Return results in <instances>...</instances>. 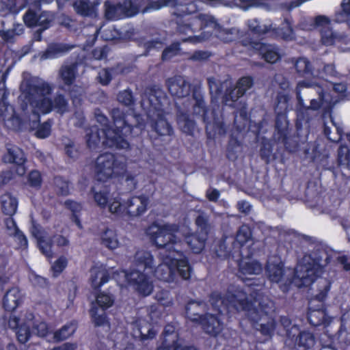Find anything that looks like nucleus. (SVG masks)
I'll return each instance as SVG.
<instances>
[{
	"instance_id": "nucleus-62",
	"label": "nucleus",
	"mask_w": 350,
	"mask_h": 350,
	"mask_svg": "<svg viewBox=\"0 0 350 350\" xmlns=\"http://www.w3.org/2000/svg\"><path fill=\"white\" fill-rule=\"evenodd\" d=\"M227 238L221 240L219 244L216 249V254L219 258H226L230 256L232 250L230 247H228Z\"/></svg>"
},
{
	"instance_id": "nucleus-26",
	"label": "nucleus",
	"mask_w": 350,
	"mask_h": 350,
	"mask_svg": "<svg viewBox=\"0 0 350 350\" xmlns=\"http://www.w3.org/2000/svg\"><path fill=\"white\" fill-rule=\"evenodd\" d=\"M247 25L249 30L254 35L260 36L274 29L273 24L269 21H260L257 18H252L247 21Z\"/></svg>"
},
{
	"instance_id": "nucleus-55",
	"label": "nucleus",
	"mask_w": 350,
	"mask_h": 350,
	"mask_svg": "<svg viewBox=\"0 0 350 350\" xmlns=\"http://www.w3.org/2000/svg\"><path fill=\"white\" fill-rule=\"evenodd\" d=\"M253 85L254 81L250 77H243L239 79L236 83L238 91L243 95L253 86Z\"/></svg>"
},
{
	"instance_id": "nucleus-39",
	"label": "nucleus",
	"mask_w": 350,
	"mask_h": 350,
	"mask_svg": "<svg viewBox=\"0 0 350 350\" xmlns=\"http://www.w3.org/2000/svg\"><path fill=\"white\" fill-rule=\"evenodd\" d=\"M70 49V47H68L64 44H53L49 45L46 51L42 54L40 59L42 60H44L46 59L57 58L68 51Z\"/></svg>"
},
{
	"instance_id": "nucleus-9",
	"label": "nucleus",
	"mask_w": 350,
	"mask_h": 350,
	"mask_svg": "<svg viewBox=\"0 0 350 350\" xmlns=\"http://www.w3.org/2000/svg\"><path fill=\"white\" fill-rule=\"evenodd\" d=\"M329 262V254L320 247L305 254L295 269L293 282L299 288L310 285Z\"/></svg>"
},
{
	"instance_id": "nucleus-36",
	"label": "nucleus",
	"mask_w": 350,
	"mask_h": 350,
	"mask_svg": "<svg viewBox=\"0 0 350 350\" xmlns=\"http://www.w3.org/2000/svg\"><path fill=\"white\" fill-rule=\"evenodd\" d=\"M101 244L109 250H116L120 245L116 232L113 229L107 228L100 233Z\"/></svg>"
},
{
	"instance_id": "nucleus-32",
	"label": "nucleus",
	"mask_w": 350,
	"mask_h": 350,
	"mask_svg": "<svg viewBox=\"0 0 350 350\" xmlns=\"http://www.w3.org/2000/svg\"><path fill=\"white\" fill-rule=\"evenodd\" d=\"M77 329V323L75 321H71L53 333V340L58 342L66 340L71 337Z\"/></svg>"
},
{
	"instance_id": "nucleus-8",
	"label": "nucleus",
	"mask_w": 350,
	"mask_h": 350,
	"mask_svg": "<svg viewBox=\"0 0 350 350\" xmlns=\"http://www.w3.org/2000/svg\"><path fill=\"white\" fill-rule=\"evenodd\" d=\"M179 230L180 226L176 224L154 222L146 228V234L161 250L159 254L181 257L183 241Z\"/></svg>"
},
{
	"instance_id": "nucleus-17",
	"label": "nucleus",
	"mask_w": 350,
	"mask_h": 350,
	"mask_svg": "<svg viewBox=\"0 0 350 350\" xmlns=\"http://www.w3.org/2000/svg\"><path fill=\"white\" fill-rule=\"evenodd\" d=\"M166 85L172 96L183 98L189 96L191 85L184 76H174L166 81Z\"/></svg>"
},
{
	"instance_id": "nucleus-44",
	"label": "nucleus",
	"mask_w": 350,
	"mask_h": 350,
	"mask_svg": "<svg viewBox=\"0 0 350 350\" xmlns=\"http://www.w3.org/2000/svg\"><path fill=\"white\" fill-rule=\"evenodd\" d=\"M341 10L336 12L334 21L342 23L350 17V0H342L340 3Z\"/></svg>"
},
{
	"instance_id": "nucleus-33",
	"label": "nucleus",
	"mask_w": 350,
	"mask_h": 350,
	"mask_svg": "<svg viewBox=\"0 0 350 350\" xmlns=\"http://www.w3.org/2000/svg\"><path fill=\"white\" fill-rule=\"evenodd\" d=\"M90 280L94 288L106 283L108 281V273L105 268L102 265L92 267L90 270Z\"/></svg>"
},
{
	"instance_id": "nucleus-41",
	"label": "nucleus",
	"mask_w": 350,
	"mask_h": 350,
	"mask_svg": "<svg viewBox=\"0 0 350 350\" xmlns=\"http://www.w3.org/2000/svg\"><path fill=\"white\" fill-rule=\"evenodd\" d=\"M295 67L297 72L302 76H318L320 72L313 70L314 66H312L310 62L304 57L299 58L295 63Z\"/></svg>"
},
{
	"instance_id": "nucleus-2",
	"label": "nucleus",
	"mask_w": 350,
	"mask_h": 350,
	"mask_svg": "<svg viewBox=\"0 0 350 350\" xmlns=\"http://www.w3.org/2000/svg\"><path fill=\"white\" fill-rule=\"evenodd\" d=\"M161 262L154 268V258L148 251L140 250L135 255V262L137 269H133L130 273L120 271L114 273L113 277L120 285V283L127 281L130 285L140 294L147 296L153 291L152 282L148 276L150 271L159 280L171 282L174 280V271L176 270L184 280H188L191 277V267L186 258L179 259V257L167 256L165 254H159Z\"/></svg>"
},
{
	"instance_id": "nucleus-46",
	"label": "nucleus",
	"mask_w": 350,
	"mask_h": 350,
	"mask_svg": "<svg viewBox=\"0 0 350 350\" xmlns=\"http://www.w3.org/2000/svg\"><path fill=\"white\" fill-rule=\"evenodd\" d=\"M315 342L314 336L308 332H301L298 337L297 345L299 347H302L304 350L311 348Z\"/></svg>"
},
{
	"instance_id": "nucleus-52",
	"label": "nucleus",
	"mask_w": 350,
	"mask_h": 350,
	"mask_svg": "<svg viewBox=\"0 0 350 350\" xmlns=\"http://www.w3.org/2000/svg\"><path fill=\"white\" fill-rule=\"evenodd\" d=\"M325 313L321 310H310L308 313V321L314 326L321 325L325 321Z\"/></svg>"
},
{
	"instance_id": "nucleus-29",
	"label": "nucleus",
	"mask_w": 350,
	"mask_h": 350,
	"mask_svg": "<svg viewBox=\"0 0 350 350\" xmlns=\"http://www.w3.org/2000/svg\"><path fill=\"white\" fill-rule=\"evenodd\" d=\"M97 5L98 3L90 0H77L73 4L76 12L84 16H95Z\"/></svg>"
},
{
	"instance_id": "nucleus-12",
	"label": "nucleus",
	"mask_w": 350,
	"mask_h": 350,
	"mask_svg": "<svg viewBox=\"0 0 350 350\" xmlns=\"http://www.w3.org/2000/svg\"><path fill=\"white\" fill-rule=\"evenodd\" d=\"M124 168V163L118 161L114 154L106 152L97 157L94 172L98 180L104 181L120 174Z\"/></svg>"
},
{
	"instance_id": "nucleus-3",
	"label": "nucleus",
	"mask_w": 350,
	"mask_h": 350,
	"mask_svg": "<svg viewBox=\"0 0 350 350\" xmlns=\"http://www.w3.org/2000/svg\"><path fill=\"white\" fill-rule=\"evenodd\" d=\"M18 102L23 113L32 114L38 120L40 114H47L54 111L64 114L68 111V103L65 96L57 93L52 98L53 86L38 77L25 72L22 75Z\"/></svg>"
},
{
	"instance_id": "nucleus-27",
	"label": "nucleus",
	"mask_w": 350,
	"mask_h": 350,
	"mask_svg": "<svg viewBox=\"0 0 350 350\" xmlns=\"http://www.w3.org/2000/svg\"><path fill=\"white\" fill-rule=\"evenodd\" d=\"M207 237L205 233L197 232V234L185 235V240L193 252L198 254L204 249Z\"/></svg>"
},
{
	"instance_id": "nucleus-50",
	"label": "nucleus",
	"mask_w": 350,
	"mask_h": 350,
	"mask_svg": "<svg viewBox=\"0 0 350 350\" xmlns=\"http://www.w3.org/2000/svg\"><path fill=\"white\" fill-rule=\"evenodd\" d=\"M139 336H140L142 340H146L153 338L156 334L157 331L148 323H144V325L142 326L141 324L138 327Z\"/></svg>"
},
{
	"instance_id": "nucleus-31",
	"label": "nucleus",
	"mask_w": 350,
	"mask_h": 350,
	"mask_svg": "<svg viewBox=\"0 0 350 350\" xmlns=\"http://www.w3.org/2000/svg\"><path fill=\"white\" fill-rule=\"evenodd\" d=\"M22 301V295L18 288H12L7 291L3 298V306L5 310H15Z\"/></svg>"
},
{
	"instance_id": "nucleus-48",
	"label": "nucleus",
	"mask_w": 350,
	"mask_h": 350,
	"mask_svg": "<svg viewBox=\"0 0 350 350\" xmlns=\"http://www.w3.org/2000/svg\"><path fill=\"white\" fill-rule=\"evenodd\" d=\"M252 237L250 228L247 225H242L238 230L236 235V241L241 245H243Z\"/></svg>"
},
{
	"instance_id": "nucleus-28",
	"label": "nucleus",
	"mask_w": 350,
	"mask_h": 350,
	"mask_svg": "<svg viewBox=\"0 0 350 350\" xmlns=\"http://www.w3.org/2000/svg\"><path fill=\"white\" fill-rule=\"evenodd\" d=\"M52 0H34L35 4L29 8L23 16V21L27 27H31L37 25L38 18L40 11V3H49Z\"/></svg>"
},
{
	"instance_id": "nucleus-6",
	"label": "nucleus",
	"mask_w": 350,
	"mask_h": 350,
	"mask_svg": "<svg viewBox=\"0 0 350 350\" xmlns=\"http://www.w3.org/2000/svg\"><path fill=\"white\" fill-rule=\"evenodd\" d=\"M169 101L163 91L157 87L145 90L141 105L146 111L151 126L161 135H170L172 128L165 118Z\"/></svg>"
},
{
	"instance_id": "nucleus-5",
	"label": "nucleus",
	"mask_w": 350,
	"mask_h": 350,
	"mask_svg": "<svg viewBox=\"0 0 350 350\" xmlns=\"http://www.w3.org/2000/svg\"><path fill=\"white\" fill-rule=\"evenodd\" d=\"M111 116L114 128L108 124L107 118L99 109L95 111L96 121L102 126L100 130L107 139L104 143L109 148H129V144L125 137L133 135L134 128L143 130L144 125L139 122V116L126 115L118 108L112 110Z\"/></svg>"
},
{
	"instance_id": "nucleus-57",
	"label": "nucleus",
	"mask_w": 350,
	"mask_h": 350,
	"mask_svg": "<svg viewBox=\"0 0 350 350\" xmlns=\"http://www.w3.org/2000/svg\"><path fill=\"white\" fill-rule=\"evenodd\" d=\"M157 300L163 306L169 307L173 304V298L168 291H161L156 294Z\"/></svg>"
},
{
	"instance_id": "nucleus-25",
	"label": "nucleus",
	"mask_w": 350,
	"mask_h": 350,
	"mask_svg": "<svg viewBox=\"0 0 350 350\" xmlns=\"http://www.w3.org/2000/svg\"><path fill=\"white\" fill-rule=\"evenodd\" d=\"M91 194L95 203L100 208H105L107 206L109 208L110 202H113L116 198H110L109 189L106 187H99L98 186L92 188Z\"/></svg>"
},
{
	"instance_id": "nucleus-61",
	"label": "nucleus",
	"mask_w": 350,
	"mask_h": 350,
	"mask_svg": "<svg viewBox=\"0 0 350 350\" xmlns=\"http://www.w3.org/2000/svg\"><path fill=\"white\" fill-rule=\"evenodd\" d=\"M64 146L65 152L68 157L72 159L78 157V149L72 141L67 138L64 139Z\"/></svg>"
},
{
	"instance_id": "nucleus-51",
	"label": "nucleus",
	"mask_w": 350,
	"mask_h": 350,
	"mask_svg": "<svg viewBox=\"0 0 350 350\" xmlns=\"http://www.w3.org/2000/svg\"><path fill=\"white\" fill-rule=\"evenodd\" d=\"M196 224L198 226V232L205 233L208 235L210 230L208 217L204 213L199 215L196 219Z\"/></svg>"
},
{
	"instance_id": "nucleus-14",
	"label": "nucleus",
	"mask_w": 350,
	"mask_h": 350,
	"mask_svg": "<svg viewBox=\"0 0 350 350\" xmlns=\"http://www.w3.org/2000/svg\"><path fill=\"white\" fill-rule=\"evenodd\" d=\"M105 16L108 20L116 21L124 17H131L139 12V4L131 0H124L122 3L113 4L106 1L104 5Z\"/></svg>"
},
{
	"instance_id": "nucleus-58",
	"label": "nucleus",
	"mask_w": 350,
	"mask_h": 350,
	"mask_svg": "<svg viewBox=\"0 0 350 350\" xmlns=\"http://www.w3.org/2000/svg\"><path fill=\"white\" fill-rule=\"evenodd\" d=\"M117 98L119 103L126 106H130L134 103L132 92L129 89L120 92Z\"/></svg>"
},
{
	"instance_id": "nucleus-45",
	"label": "nucleus",
	"mask_w": 350,
	"mask_h": 350,
	"mask_svg": "<svg viewBox=\"0 0 350 350\" xmlns=\"http://www.w3.org/2000/svg\"><path fill=\"white\" fill-rule=\"evenodd\" d=\"M54 19L53 14L49 12H42L39 13L38 18V23L36 26L40 27V29L39 31H42L46 29H48L51 23L53 22ZM41 32H40V33ZM40 34L39 35L38 40H40Z\"/></svg>"
},
{
	"instance_id": "nucleus-18",
	"label": "nucleus",
	"mask_w": 350,
	"mask_h": 350,
	"mask_svg": "<svg viewBox=\"0 0 350 350\" xmlns=\"http://www.w3.org/2000/svg\"><path fill=\"white\" fill-rule=\"evenodd\" d=\"M239 277L246 282L247 281L254 280L251 276L259 275L262 271V265L256 260L248 258H243L239 262Z\"/></svg>"
},
{
	"instance_id": "nucleus-64",
	"label": "nucleus",
	"mask_w": 350,
	"mask_h": 350,
	"mask_svg": "<svg viewBox=\"0 0 350 350\" xmlns=\"http://www.w3.org/2000/svg\"><path fill=\"white\" fill-rule=\"evenodd\" d=\"M42 177L40 172L37 170L31 171L28 176L29 185L34 188L38 189L42 185Z\"/></svg>"
},
{
	"instance_id": "nucleus-34",
	"label": "nucleus",
	"mask_w": 350,
	"mask_h": 350,
	"mask_svg": "<svg viewBox=\"0 0 350 350\" xmlns=\"http://www.w3.org/2000/svg\"><path fill=\"white\" fill-rule=\"evenodd\" d=\"M205 304L202 301H190L186 306V315L193 322H199L204 315L200 314L205 310Z\"/></svg>"
},
{
	"instance_id": "nucleus-35",
	"label": "nucleus",
	"mask_w": 350,
	"mask_h": 350,
	"mask_svg": "<svg viewBox=\"0 0 350 350\" xmlns=\"http://www.w3.org/2000/svg\"><path fill=\"white\" fill-rule=\"evenodd\" d=\"M177 122L179 129L183 133L188 135L192 134L195 128V122L180 107H178Z\"/></svg>"
},
{
	"instance_id": "nucleus-15",
	"label": "nucleus",
	"mask_w": 350,
	"mask_h": 350,
	"mask_svg": "<svg viewBox=\"0 0 350 350\" xmlns=\"http://www.w3.org/2000/svg\"><path fill=\"white\" fill-rule=\"evenodd\" d=\"M0 98L3 102L0 107V117L8 129H19L22 122L21 118L16 115L14 107L9 104H6L5 102L8 94L5 90V75L3 74L0 76Z\"/></svg>"
},
{
	"instance_id": "nucleus-49",
	"label": "nucleus",
	"mask_w": 350,
	"mask_h": 350,
	"mask_svg": "<svg viewBox=\"0 0 350 350\" xmlns=\"http://www.w3.org/2000/svg\"><path fill=\"white\" fill-rule=\"evenodd\" d=\"M114 301L113 297L107 293H99L96 297V304L99 306L103 310L111 307Z\"/></svg>"
},
{
	"instance_id": "nucleus-7",
	"label": "nucleus",
	"mask_w": 350,
	"mask_h": 350,
	"mask_svg": "<svg viewBox=\"0 0 350 350\" xmlns=\"http://www.w3.org/2000/svg\"><path fill=\"white\" fill-rule=\"evenodd\" d=\"M297 99L299 108L297 109V117L301 120L309 121L307 113L309 110L329 111L335 105L329 94L325 93L321 86L305 81H299L296 88Z\"/></svg>"
},
{
	"instance_id": "nucleus-13",
	"label": "nucleus",
	"mask_w": 350,
	"mask_h": 350,
	"mask_svg": "<svg viewBox=\"0 0 350 350\" xmlns=\"http://www.w3.org/2000/svg\"><path fill=\"white\" fill-rule=\"evenodd\" d=\"M208 83L213 103L218 102L223 88L227 89L223 100L226 105L236 107V102L243 96L242 93L238 91L236 85L234 87L231 86V81L229 80H225L221 83L214 77H209L208 79Z\"/></svg>"
},
{
	"instance_id": "nucleus-63",
	"label": "nucleus",
	"mask_w": 350,
	"mask_h": 350,
	"mask_svg": "<svg viewBox=\"0 0 350 350\" xmlns=\"http://www.w3.org/2000/svg\"><path fill=\"white\" fill-rule=\"evenodd\" d=\"M33 332L40 337H44L49 332L46 323L44 321L36 320L33 323Z\"/></svg>"
},
{
	"instance_id": "nucleus-53",
	"label": "nucleus",
	"mask_w": 350,
	"mask_h": 350,
	"mask_svg": "<svg viewBox=\"0 0 350 350\" xmlns=\"http://www.w3.org/2000/svg\"><path fill=\"white\" fill-rule=\"evenodd\" d=\"M54 185L55 191L58 195L67 196L69 193V183L62 177H55Z\"/></svg>"
},
{
	"instance_id": "nucleus-23",
	"label": "nucleus",
	"mask_w": 350,
	"mask_h": 350,
	"mask_svg": "<svg viewBox=\"0 0 350 350\" xmlns=\"http://www.w3.org/2000/svg\"><path fill=\"white\" fill-rule=\"evenodd\" d=\"M8 326L11 329H16V337L21 343L25 344L29 340L31 335L29 329L30 326L27 325L26 323H21L20 319L14 315L10 316L8 321Z\"/></svg>"
},
{
	"instance_id": "nucleus-21",
	"label": "nucleus",
	"mask_w": 350,
	"mask_h": 350,
	"mask_svg": "<svg viewBox=\"0 0 350 350\" xmlns=\"http://www.w3.org/2000/svg\"><path fill=\"white\" fill-rule=\"evenodd\" d=\"M31 233L32 236L36 239L41 252L47 258H52L53 255L52 244L49 239L45 237V233L41 227L40 226L33 224L31 228Z\"/></svg>"
},
{
	"instance_id": "nucleus-20",
	"label": "nucleus",
	"mask_w": 350,
	"mask_h": 350,
	"mask_svg": "<svg viewBox=\"0 0 350 350\" xmlns=\"http://www.w3.org/2000/svg\"><path fill=\"white\" fill-rule=\"evenodd\" d=\"M78 76V64L76 62L64 64L58 71L57 78L66 87H70Z\"/></svg>"
},
{
	"instance_id": "nucleus-1",
	"label": "nucleus",
	"mask_w": 350,
	"mask_h": 350,
	"mask_svg": "<svg viewBox=\"0 0 350 350\" xmlns=\"http://www.w3.org/2000/svg\"><path fill=\"white\" fill-rule=\"evenodd\" d=\"M244 291L237 290L234 293L228 291L225 295L213 292L209 301L217 314L206 313L198 322L204 332L216 336L223 330L221 315L228 312L230 308L247 312L248 318L254 322V328L265 338L260 342L269 339L275 329V321L271 317L274 311V304L260 292L262 285L255 282L247 284Z\"/></svg>"
},
{
	"instance_id": "nucleus-4",
	"label": "nucleus",
	"mask_w": 350,
	"mask_h": 350,
	"mask_svg": "<svg viewBox=\"0 0 350 350\" xmlns=\"http://www.w3.org/2000/svg\"><path fill=\"white\" fill-rule=\"evenodd\" d=\"M177 31L187 37L183 38V42L189 41L196 44L208 40L212 33L224 42L236 40L240 36V31L237 28H222L216 18L211 14L200 12L187 20L180 19L177 22Z\"/></svg>"
},
{
	"instance_id": "nucleus-30",
	"label": "nucleus",
	"mask_w": 350,
	"mask_h": 350,
	"mask_svg": "<svg viewBox=\"0 0 350 350\" xmlns=\"http://www.w3.org/2000/svg\"><path fill=\"white\" fill-rule=\"evenodd\" d=\"M0 206L1 211L7 215H13L18 207L17 199L9 193L0 196Z\"/></svg>"
},
{
	"instance_id": "nucleus-60",
	"label": "nucleus",
	"mask_w": 350,
	"mask_h": 350,
	"mask_svg": "<svg viewBox=\"0 0 350 350\" xmlns=\"http://www.w3.org/2000/svg\"><path fill=\"white\" fill-rule=\"evenodd\" d=\"M49 241L52 245L54 244L57 247L62 249L68 247L70 245V240L68 237L59 234H54L52 239H49Z\"/></svg>"
},
{
	"instance_id": "nucleus-11",
	"label": "nucleus",
	"mask_w": 350,
	"mask_h": 350,
	"mask_svg": "<svg viewBox=\"0 0 350 350\" xmlns=\"http://www.w3.org/2000/svg\"><path fill=\"white\" fill-rule=\"evenodd\" d=\"M149 198L145 195L131 197L124 203L116 196L109 204V211L116 216L130 218L143 215L148 208Z\"/></svg>"
},
{
	"instance_id": "nucleus-38",
	"label": "nucleus",
	"mask_w": 350,
	"mask_h": 350,
	"mask_svg": "<svg viewBox=\"0 0 350 350\" xmlns=\"http://www.w3.org/2000/svg\"><path fill=\"white\" fill-rule=\"evenodd\" d=\"M324 134L332 142H338L341 139L342 128L337 125L331 118L329 123L324 124Z\"/></svg>"
},
{
	"instance_id": "nucleus-10",
	"label": "nucleus",
	"mask_w": 350,
	"mask_h": 350,
	"mask_svg": "<svg viewBox=\"0 0 350 350\" xmlns=\"http://www.w3.org/2000/svg\"><path fill=\"white\" fill-rule=\"evenodd\" d=\"M191 98L187 99V103L184 104V109L186 111L191 107L193 113L200 116L206 123V130L208 137H215V135H223L226 133V129L224 124L219 120L213 117L209 119L208 111L201 90L197 88L193 89Z\"/></svg>"
},
{
	"instance_id": "nucleus-40",
	"label": "nucleus",
	"mask_w": 350,
	"mask_h": 350,
	"mask_svg": "<svg viewBox=\"0 0 350 350\" xmlns=\"http://www.w3.org/2000/svg\"><path fill=\"white\" fill-rule=\"evenodd\" d=\"M70 49V47H68L64 44H53L49 45L46 51L42 54L40 59L42 60H44L46 59L57 58L68 51Z\"/></svg>"
},
{
	"instance_id": "nucleus-56",
	"label": "nucleus",
	"mask_w": 350,
	"mask_h": 350,
	"mask_svg": "<svg viewBox=\"0 0 350 350\" xmlns=\"http://www.w3.org/2000/svg\"><path fill=\"white\" fill-rule=\"evenodd\" d=\"M68 265V259L64 256H59L53 264L51 269L55 277L61 273Z\"/></svg>"
},
{
	"instance_id": "nucleus-47",
	"label": "nucleus",
	"mask_w": 350,
	"mask_h": 350,
	"mask_svg": "<svg viewBox=\"0 0 350 350\" xmlns=\"http://www.w3.org/2000/svg\"><path fill=\"white\" fill-rule=\"evenodd\" d=\"M338 161L340 165L350 169V150L347 146L342 145L338 148Z\"/></svg>"
},
{
	"instance_id": "nucleus-37",
	"label": "nucleus",
	"mask_w": 350,
	"mask_h": 350,
	"mask_svg": "<svg viewBox=\"0 0 350 350\" xmlns=\"http://www.w3.org/2000/svg\"><path fill=\"white\" fill-rule=\"evenodd\" d=\"M86 136L87 144L90 148H94L98 146L100 142L103 145L107 146L104 143V141L107 139L106 137L97 126H92L90 129V131L87 132ZM107 147L109 146H107Z\"/></svg>"
},
{
	"instance_id": "nucleus-54",
	"label": "nucleus",
	"mask_w": 350,
	"mask_h": 350,
	"mask_svg": "<svg viewBox=\"0 0 350 350\" xmlns=\"http://www.w3.org/2000/svg\"><path fill=\"white\" fill-rule=\"evenodd\" d=\"M90 314L92 320L96 326L103 325L107 322L104 310H102L100 312H99L98 308L94 304L90 310Z\"/></svg>"
},
{
	"instance_id": "nucleus-19",
	"label": "nucleus",
	"mask_w": 350,
	"mask_h": 350,
	"mask_svg": "<svg viewBox=\"0 0 350 350\" xmlns=\"http://www.w3.org/2000/svg\"><path fill=\"white\" fill-rule=\"evenodd\" d=\"M250 44L252 47L258 51L265 60L269 63H275L280 59L281 55L279 49L275 45L256 42H251Z\"/></svg>"
},
{
	"instance_id": "nucleus-59",
	"label": "nucleus",
	"mask_w": 350,
	"mask_h": 350,
	"mask_svg": "<svg viewBox=\"0 0 350 350\" xmlns=\"http://www.w3.org/2000/svg\"><path fill=\"white\" fill-rule=\"evenodd\" d=\"M180 51V46L178 42L173 43L167 47L162 53V59L163 61L170 60L173 57L177 55Z\"/></svg>"
},
{
	"instance_id": "nucleus-16",
	"label": "nucleus",
	"mask_w": 350,
	"mask_h": 350,
	"mask_svg": "<svg viewBox=\"0 0 350 350\" xmlns=\"http://www.w3.org/2000/svg\"><path fill=\"white\" fill-rule=\"evenodd\" d=\"M308 22L310 23L309 27L301 23V28L305 30H310L316 26L321 27V42L323 44L331 46L339 42L342 39V36L340 34L333 31L329 27L331 21L328 17L320 15L317 16L314 20L310 18Z\"/></svg>"
},
{
	"instance_id": "nucleus-22",
	"label": "nucleus",
	"mask_w": 350,
	"mask_h": 350,
	"mask_svg": "<svg viewBox=\"0 0 350 350\" xmlns=\"http://www.w3.org/2000/svg\"><path fill=\"white\" fill-rule=\"evenodd\" d=\"M267 273L270 280L273 282H280L284 278L283 265L280 258L273 257L268 260Z\"/></svg>"
},
{
	"instance_id": "nucleus-43",
	"label": "nucleus",
	"mask_w": 350,
	"mask_h": 350,
	"mask_svg": "<svg viewBox=\"0 0 350 350\" xmlns=\"http://www.w3.org/2000/svg\"><path fill=\"white\" fill-rule=\"evenodd\" d=\"M161 340H165V342L174 343V347L183 341V340L179 338L178 333L175 331L174 327L171 325L165 326Z\"/></svg>"
},
{
	"instance_id": "nucleus-24",
	"label": "nucleus",
	"mask_w": 350,
	"mask_h": 350,
	"mask_svg": "<svg viewBox=\"0 0 350 350\" xmlns=\"http://www.w3.org/2000/svg\"><path fill=\"white\" fill-rule=\"evenodd\" d=\"M3 160L5 163H14L17 165H20L25 163L26 158L21 148L9 144L6 145V153L3 155Z\"/></svg>"
},
{
	"instance_id": "nucleus-42",
	"label": "nucleus",
	"mask_w": 350,
	"mask_h": 350,
	"mask_svg": "<svg viewBox=\"0 0 350 350\" xmlns=\"http://www.w3.org/2000/svg\"><path fill=\"white\" fill-rule=\"evenodd\" d=\"M290 99L289 95L286 93L280 92L278 94L275 105V111L277 114L286 115Z\"/></svg>"
}]
</instances>
